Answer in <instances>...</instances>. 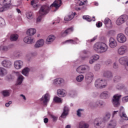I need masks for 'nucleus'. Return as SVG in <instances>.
<instances>
[{"label": "nucleus", "mask_w": 128, "mask_h": 128, "mask_svg": "<svg viewBox=\"0 0 128 128\" xmlns=\"http://www.w3.org/2000/svg\"><path fill=\"white\" fill-rule=\"evenodd\" d=\"M12 101H9L6 104H5L6 106L8 107L10 104H12Z\"/></svg>", "instance_id": "69168bd1"}, {"label": "nucleus", "mask_w": 128, "mask_h": 128, "mask_svg": "<svg viewBox=\"0 0 128 128\" xmlns=\"http://www.w3.org/2000/svg\"><path fill=\"white\" fill-rule=\"evenodd\" d=\"M31 5L34 8H36V6H36V0H32L31 1Z\"/></svg>", "instance_id": "bf43d9fd"}, {"label": "nucleus", "mask_w": 128, "mask_h": 128, "mask_svg": "<svg viewBox=\"0 0 128 128\" xmlns=\"http://www.w3.org/2000/svg\"><path fill=\"white\" fill-rule=\"evenodd\" d=\"M120 116L124 120H128V116H126V114L124 113V109L122 106H121L120 108Z\"/></svg>", "instance_id": "4468645a"}, {"label": "nucleus", "mask_w": 128, "mask_h": 128, "mask_svg": "<svg viewBox=\"0 0 128 128\" xmlns=\"http://www.w3.org/2000/svg\"><path fill=\"white\" fill-rule=\"evenodd\" d=\"M18 38V34H12L10 36V40L11 42H16Z\"/></svg>", "instance_id": "2f4dec72"}, {"label": "nucleus", "mask_w": 128, "mask_h": 128, "mask_svg": "<svg viewBox=\"0 0 128 128\" xmlns=\"http://www.w3.org/2000/svg\"><path fill=\"white\" fill-rule=\"evenodd\" d=\"M54 102H56L57 104H62V98L56 96L54 98Z\"/></svg>", "instance_id": "58836bf2"}, {"label": "nucleus", "mask_w": 128, "mask_h": 128, "mask_svg": "<svg viewBox=\"0 0 128 128\" xmlns=\"http://www.w3.org/2000/svg\"><path fill=\"white\" fill-rule=\"evenodd\" d=\"M86 2V0H83V2L81 1L79 3L78 6H84V2Z\"/></svg>", "instance_id": "13d9d810"}, {"label": "nucleus", "mask_w": 128, "mask_h": 128, "mask_svg": "<svg viewBox=\"0 0 128 128\" xmlns=\"http://www.w3.org/2000/svg\"><path fill=\"white\" fill-rule=\"evenodd\" d=\"M8 74V71L6 70L4 68H0V76H6Z\"/></svg>", "instance_id": "72a5a7b5"}, {"label": "nucleus", "mask_w": 128, "mask_h": 128, "mask_svg": "<svg viewBox=\"0 0 128 128\" xmlns=\"http://www.w3.org/2000/svg\"><path fill=\"white\" fill-rule=\"evenodd\" d=\"M116 121L112 120L108 124L107 128H116Z\"/></svg>", "instance_id": "473e14b6"}, {"label": "nucleus", "mask_w": 128, "mask_h": 128, "mask_svg": "<svg viewBox=\"0 0 128 128\" xmlns=\"http://www.w3.org/2000/svg\"><path fill=\"white\" fill-rule=\"evenodd\" d=\"M24 42H25L26 44H32L34 42V38L29 36L25 37L24 39Z\"/></svg>", "instance_id": "cd10ccee"}, {"label": "nucleus", "mask_w": 128, "mask_h": 128, "mask_svg": "<svg viewBox=\"0 0 128 128\" xmlns=\"http://www.w3.org/2000/svg\"><path fill=\"white\" fill-rule=\"evenodd\" d=\"M110 96V92L106 91L102 92L100 94V98H104V100H106V98H108Z\"/></svg>", "instance_id": "b1692460"}, {"label": "nucleus", "mask_w": 128, "mask_h": 128, "mask_svg": "<svg viewBox=\"0 0 128 128\" xmlns=\"http://www.w3.org/2000/svg\"><path fill=\"white\" fill-rule=\"evenodd\" d=\"M57 94L60 98H64V96H66V90L63 89H58L57 90Z\"/></svg>", "instance_id": "5701e85b"}, {"label": "nucleus", "mask_w": 128, "mask_h": 128, "mask_svg": "<svg viewBox=\"0 0 128 128\" xmlns=\"http://www.w3.org/2000/svg\"><path fill=\"white\" fill-rule=\"evenodd\" d=\"M116 46H118L116 40L114 38H110V39L109 46H110L111 48H116Z\"/></svg>", "instance_id": "6ab92c4d"}, {"label": "nucleus", "mask_w": 128, "mask_h": 128, "mask_svg": "<svg viewBox=\"0 0 128 128\" xmlns=\"http://www.w3.org/2000/svg\"><path fill=\"white\" fill-rule=\"evenodd\" d=\"M73 18H74V12H70L68 13V15H66L64 17V20L66 22H68L70 20H72Z\"/></svg>", "instance_id": "393cba45"}, {"label": "nucleus", "mask_w": 128, "mask_h": 128, "mask_svg": "<svg viewBox=\"0 0 128 128\" xmlns=\"http://www.w3.org/2000/svg\"><path fill=\"white\" fill-rule=\"evenodd\" d=\"M62 6V0H56L50 5V8H55L56 10H58L60 7Z\"/></svg>", "instance_id": "ddd939ff"}, {"label": "nucleus", "mask_w": 128, "mask_h": 128, "mask_svg": "<svg viewBox=\"0 0 128 128\" xmlns=\"http://www.w3.org/2000/svg\"><path fill=\"white\" fill-rule=\"evenodd\" d=\"M128 52V46H122L118 50V53L120 56H124Z\"/></svg>", "instance_id": "9d476101"}, {"label": "nucleus", "mask_w": 128, "mask_h": 128, "mask_svg": "<svg viewBox=\"0 0 128 128\" xmlns=\"http://www.w3.org/2000/svg\"><path fill=\"white\" fill-rule=\"evenodd\" d=\"M94 70L96 71L100 70V64H96L94 66Z\"/></svg>", "instance_id": "49530a36"}, {"label": "nucleus", "mask_w": 128, "mask_h": 128, "mask_svg": "<svg viewBox=\"0 0 128 128\" xmlns=\"http://www.w3.org/2000/svg\"><path fill=\"white\" fill-rule=\"evenodd\" d=\"M122 96L116 94L113 96L112 102L115 108H118L120 106V100Z\"/></svg>", "instance_id": "423d86ee"}, {"label": "nucleus", "mask_w": 128, "mask_h": 128, "mask_svg": "<svg viewBox=\"0 0 128 128\" xmlns=\"http://www.w3.org/2000/svg\"><path fill=\"white\" fill-rule=\"evenodd\" d=\"M124 85L120 84L116 86V88H118V90H122L124 88Z\"/></svg>", "instance_id": "603ef678"}, {"label": "nucleus", "mask_w": 128, "mask_h": 128, "mask_svg": "<svg viewBox=\"0 0 128 128\" xmlns=\"http://www.w3.org/2000/svg\"><path fill=\"white\" fill-rule=\"evenodd\" d=\"M36 32V30L34 28H30L27 30L26 34L28 36H34Z\"/></svg>", "instance_id": "7c9ffc66"}, {"label": "nucleus", "mask_w": 128, "mask_h": 128, "mask_svg": "<svg viewBox=\"0 0 128 128\" xmlns=\"http://www.w3.org/2000/svg\"><path fill=\"white\" fill-rule=\"evenodd\" d=\"M95 86L96 88H104L106 86V81L98 79L95 82Z\"/></svg>", "instance_id": "7ed1b4c3"}, {"label": "nucleus", "mask_w": 128, "mask_h": 128, "mask_svg": "<svg viewBox=\"0 0 128 128\" xmlns=\"http://www.w3.org/2000/svg\"><path fill=\"white\" fill-rule=\"evenodd\" d=\"M12 0H0V4L3 6L5 8H10Z\"/></svg>", "instance_id": "9b49d317"}, {"label": "nucleus", "mask_w": 128, "mask_h": 128, "mask_svg": "<svg viewBox=\"0 0 128 128\" xmlns=\"http://www.w3.org/2000/svg\"><path fill=\"white\" fill-rule=\"evenodd\" d=\"M116 39L118 42L120 44H124V42H126V37L124 34L122 33L118 34Z\"/></svg>", "instance_id": "1a4fd4ad"}, {"label": "nucleus", "mask_w": 128, "mask_h": 128, "mask_svg": "<svg viewBox=\"0 0 128 128\" xmlns=\"http://www.w3.org/2000/svg\"><path fill=\"white\" fill-rule=\"evenodd\" d=\"M118 112V111H114L113 112V116H114L116 114H117Z\"/></svg>", "instance_id": "774afa93"}, {"label": "nucleus", "mask_w": 128, "mask_h": 128, "mask_svg": "<svg viewBox=\"0 0 128 128\" xmlns=\"http://www.w3.org/2000/svg\"><path fill=\"white\" fill-rule=\"evenodd\" d=\"M95 62L96 61L94 60L92 56L89 60V64H94V62Z\"/></svg>", "instance_id": "5fc2aeb1"}, {"label": "nucleus", "mask_w": 128, "mask_h": 128, "mask_svg": "<svg viewBox=\"0 0 128 128\" xmlns=\"http://www.w3.org/2000/svg\"><path fill=\"white\" fill-rule=\"evenodd\" d=\"M96 26L97 28H100L101 26H102V23L100 22H98L96 24Z\"/></svg>", "instance_id": "4d7b16f0"}, {"label": "nucleus", "mask_w": 128, "mask_h": 128, "mask_svg": "<svg viewBox=\"0 0 128 128\" xmlns=\"http://www.w3.org/2000/svg\"><path fill=\"white\" fill-rule=\"evenodd\" d=\"M62 82H64V80L62 78H56L53 82V84L55 86H60Z\"/></svg>", "instance_id": "a878e982"}, {"label": "nucleus", "mask_w": 128, "mask_h": 128, "mask_svg": "<svg viewBox=\"0 0 128 128\" xmlns=\"http://www.w3.org/2000/svg\"><path fill=\"white\" fill-rule=\"evenodd\" d=\"M78 38H76L74 39V40H67L66 42H71L72 44H78V42H78Z\"/></svg>", "instance_id": "79ce46f5"}, {"label": "nucleus", "mask_w": 128, "mask_h": 128, "mask_svg": "<svg viewBox=\"0 0 128 128\" xmlns=\"http://www.w3.org/2000/svg\"><path fill=\"white\" fill-rule=\"evenodd\" d=\"M44 44V40L42 39H41L36 42L34 46L36 48H42Z\"/></svg>", "instance_id": "4be33fe9"}, {"label": "nucleus", "mask_w": 128, "mask_h": 128, "mask_svg": "<svg viewBox=\"0 0 128 128\" xmlns=\"http://www.w3.org/2000/svg\"><path fill=\"white\" fill-rule=\"evenodd\" d=\"M90 126L84 122H80L78 124V128H88Z\"/></svg>", "instance_id": "c756f323"}, {"label": "nucleus", "mask_w": 128, "mask_h": 128, "mask_svg": "<svg viewBox=\"0 0 128 128\" xmlns=\"http://www.w3.org/2000/svg\"><path fill=\"white\" fill-rule=\"evenodd\" d=\"M26 16L28 20H32L34 16H32V12L29 11L26 12Z\"/></svg>", "instance_id": "c9c22d12"}, {"label": "nucleus", "mask_w": 128, "mask_h": 128, "mask_svg": "<svg viewBox=\"0 0 128 128\" xmlns=\"http://www.w3.org/2000/svg\"><path fill=\"white\" fill-rule=\"evenodd\" d=\"M92 58L94 59L95 61L98 60L100 58V56L98 55H94L92 56Z\"/></svg>", "instance_id": "864d4df0"}, {"label": "nucleus", "mask_w": 128, "mask_h": 128, "mask_svg": "<svg viewBox=\"0 0 128 128\" xmlns=\"http://www.w3.org/2000/svg\"><path fill=\"white\" fill-rule=\"evenodd\" d=\"M119 62L120 64H126L125 68L128 71V57L123 56L119 59Z\"/></svg>", "instance_id": "6e6552de"}, {"label": "nucleus", "mask_w": 128, "mask_h": 128, "mask_svg": "<svg viewBox=\"0 0 128 128\" xmlns=\"http://www.w3.org/2000/svg\"><path fill=\"white\" fill-rule=\"evenodd\" d=\"M42 16L44 15H42L38 13V17L36 19V22H42Z\"/></svg>", "instance_id": "c03bdc74"}, {"label": "nucleus", "mask_w": 128, "mask_h": 128, "mask_svg": "<svg viewBox=\"0 0 128 128\" xmlns=\"http://www.w3.org/2000/svg\"><path fill=\"white\" fill-rule=\"evenodd\" d=\"M84 76L82 74H80L76 77V80L78 82H82L84 80Z\"/></svg>", "instance_id": "4c0bfd02"}, {"label": "nucleus", "mask_w": 128, "mask_h": 128, "mask_svg": "<svg viewBox=\"0 0 128 128\" xmlns=\"http://www.w3.org/2000/svg\"><path fill=\"white\" fill-rule=\"evenodd\" d=\"M74 32V28L71 27L70 28H68L65 30H62L60 33V35L62 36H66L68 34H70V32Z\"/></svg>", "instance_id": "2eb2a0df"}, {"label": "nucleus", "mask_w": 128, "mask_h": 128, "mask_svg": "<svg viewBox=\"0 0 128 128\" xmlns=\"http://www.w3.org/2000/svg\"><path fill=\"white\" fill-rule=\"evenodd\" d=\"M50 12V7L46 5L42 6L40 8L38 14L41 16H44L46 14H48Z\"/></svg>", "instance_id": "0eeeda50"}, {"label": "nucleus", "mask_w": 128, "mask_h": 128, "mask_svg": "<svg viewBox=\"0 0 128 128\" xmlns=\"http://www.w3.org/2000/svg\"><path fill=\"white\" fill-rule=\"evenodd\" d=\"M4 96H10V92L8 90H4L2 92Z\"/></svg>", "instance_id": "37998d69"}, {"label": "nucleus", "mask_w": 128, "mask_h": 128, "mask_svg": "<svg viewBox=\"0 0 128 128\" xmlns=\"http://www.w3.org/2000/svg\"><path fill=\"white\" fill-rule=\"evenodd\" d=\"M29 72H30V68H26L22 70V74H24V76H28Z\"/></svg>", "instance_id": "e433bc0d"}, {"label": "nucleus", "mask_w": 128, "mask_h": 128, "mask_svg": "<svg viewBox=\"0 0 128 128\" xmlns=\"http://www.w3.org/2000/svg\"><path fill=\"white\" fill-rule=\"evenodd\" d=\"M24 66V62L22 61L19 60H16L14 62V66L16 70H20Z\"/></svg>", "instance_id": "dca6fc26"}, {"label": "nucleus", "mask_w": 128, "mask_h": 128, "mask_svg": "<svg viewBox=\"0 0 128 128\" xmlns=\"http://www.w3.org/2000/svg\"><path fill=\"white\" fill-rule=\"evenodd\" d=\"M51 118L52 119L53 122H56L58 120V117L54 115L50 114Z\"/></svg>", "instance_id": "8fccbe9b"}, {"label": "nucleus", "mask_w": 128, "mask_h": 128, "mask_svg": "<svg viewBox=\"0 0 128 128\" xmlns=\"http://www.w3.org/2000/svg\"><path fill=\"white\" fill-rule=\"evenodd\" d=\"M104 104V102L100 100H98L96 102L95 106H102Z\"/></svg>", "instance_id": "a18cd8bd"}, {"label": "nucleus", "mask_w": 128, "mask_h": 128, "mask_svg": "<svg viewBox=\"0 0 128 128\" xmlns=\"http://www.w3.org/2000/svg\"><path fill=\"white\" fill-rule=\"evenodd\" d=\"M98 36H95L92 39H91L90 40H88V42H94L96 40Z\"/></svg>", "instance_id": "052dcab7"}, {"label": "nucleus", "mask_w": 128, "mask_h": 128, "mask_svg": "<svg viewBox=\"0 0 128 128\" xmlns=\"http://www.w3.org/2000/svg\"><path fill=\"white\" fill-rule=\"evenodd\" d=\"M84 20H86L87 22H92V19L89 16H82Z\"/></svg>", "instance_id": "a19ab883"}, {"label": "nucleus", "mask_w": 128, "mask_h": 128, "mask_svg": "<svg viewBox=\"0 0 128 128\" xmlns=\"http://www.w3.org/2000/svg\"><path fill=\"white\" fill-rule=\"evenodd\" d=\"M108 45L106 44V43H104L102 42H99L98 43H96L94 45V49L98 52H100V54H102L104 52H106L108 50Z\"/></svg>", "instance_id": "f03ea898"}, {"label": "nucleus", "mask_w": 128, "mask_h": 128, "mask_svg": "<svg viewBox=\"0 0 128 128\" xmlns=\"http://www.w3.org/2000/svg\"><path fill=\"white\" fill-rule=\"evenodd\" d=\"M114 82H118L120 80V76H116L114 78Z\"/></svg>", "instance_id": "de8ad7c7"}, {"label": "nucleus", "mask_w": 128, "mask_h": 128, "mask_svg": "<svg viewBox=\"0 0 128 128\" xmlns=\"http://www.w3.org/2000/svg\"><path fill=\"white\" fill-rule=\"evenodd\" d=\"M4 22V20L2 17H0V26H2Z\"/></svg>", "instance_id": "680f3d73"}, {"label": "nucleus", "mask_w": 128, "mask_h": 128, "mask_svg": "<svg viewBox=\"0 0 128 128\" xmlns=\"http://www.w3.org/2000/svg\"><path fill=\"white\" fill-rule=\"evenodd\" d=\"M104 76L107 78H112L114 75L110 71H105L104 73Z\"/></svg>", "instance_id": "c85d7f7f"}, {"label": "nucleus", "mask_w": 128, "mask_h": 128, "mask_svg": "<svg viewBox=\"0 0 128 128\" xmlns=\"http://www.w3.org/2000/svg\"><path fill=\"white\" fill-rule=\"evenodd\" d=\"M2 66H3L4 68H12V62L8 60H4L2 62Z\"/></svg>", "instance_id": "a211bd4d"}, {"label": "nucleus", "mask_w": 128, "mask_h": 128, "mask_svg": "<svg viewBox=\"0 0 128 128\" xmlns=\"http://www.w3.org/2000/svg\"><path fill=\"white\" fill-rule=\"evenodd\" d=\"M22 80H24V76L22 75L19 76L17 80L16 84H22Z\"/></svg>", "instance_id": "f704fd0d"}, {"label": "nucleus", "mask_w": 128, "mask_h": 128, "mask_svg": "<svg viewBox=\"0 0 128 128\" xmlns=\"http://www.w3.org/2000/svg\"><path fill=\"white\" fill-rule=\"evenodd\" d=\"M55 40L56 36L54 35H50L46 38V44H52V42Z\"/></svg>", "instance_id": "412c9836"}, {"label": "nucleus", "mask_w": 128, "mask_h": 128, "mask_svg": "<svg viewBox=\"0 0 128 128\" xmlns=\"http://www.w3.org/2000/svg\"><path fill=\"white\" fill-rule=\"evenodd\" d=\"M44 124H48V118H44Z\"/></svg>", "instance_id": "338daca9"}, {"label": "nucleus", "mask_w": 128, "mask_h": 128, "mask_svg": "<svg viewBox=\"0 0 128 128\" xmlns=\"http://www.w3.org/2000/svg\"><path fill=\"white\" fill-rule=\"evenodd\" d=\"M110 118V114L108 113L104 116L102 119L100 118H97L94 120V126L96 128H104V126H106V122H108L109 119Z\"/></svg>", "instance_id": "f257e3e1"}, {"label": "nucleus", "mask_w": 128, "mask_h": 128, "mask_svg": "<svg viewBox=\"0 0 128 128\" xmlns=\"http://www.w3.org/2000/svg\"><path fill=\"white\" fill-rule=\"evenodd\" d=\"M113 68H118V64L114 62L113 64Z\"/></svg>", "instance_id": "e2e57ef3"}, {"label": "nucleus", "mask_w": 128, "mask_h": 128, "mask_svg": "<svg viewBox=\"0 0 128 128\" xmlns=\"http://www.w3.org/2000/svg\"><path fill=\"white\" fill-rule=\"evenodd\" d=\"M128 20V16L126 14H124L120 16L116 20L117 26H122V24H124Z\"/></svg>", "instance_id": "20e7f679"}, {"label": "nucleus", "mask_w": 128, "mask_h": 128, "mask_svg": "<svg viewBox=\"0 0 128 128\" xmlns=\"http://www.w3.org/2000/svg\"><path fill=\"white\" fill-rule=\"evenodd\" d=\"M50 96L48 94H45L42 97L40 98V101L43 102V104L46 105L48 102H50Z\"/></svg>", "instance_id": "f3484780"}, {"label": "nucleus", "mask_w": 128, "mask_h": 128, "mask_svg": "<svg viewBox=\"0 0 128 128\" xmlns=\"http://www.w3.org/2000/svg\"><path fill=\"white\" fill-rule=\"evenodd\" d=\"M85 78L86 83L90 84L94 80V74L92 72H88Z\"/></svg>", "instance_id": "f8f14e48"}, {"label": "nucleus", "mask_w": 128, "mask_h": 128, "mask_svg": "<svg viewBox=\"0 0 128 128\" xmlns=\"http://www.w3.org/2000/svg\"><path fill=\"white\" fill-rule=\"evenodd\" d=\"M0 50L2 52H8V48L7 46H0Z\"/></svg>", "instance_id": "ea45409f"}, {"label": "nucleus", "mask_w": 128, "mask_h": 128, "mask_svg": "<svg viewBox=\"0 0 128 128\" xmlns=\"http://www.w3.org/2000/svg\"><path fill=\"white\" fill-rule=\"evenodd\" d=\"M84 112V110H82V109H78L77 110L76 114H77L78 116H79V117L82 116V112Z\"/></svg>", "instance_id": "09e8293b"}, {"label": "nucleus", "mask_w": 128, "mask_h": 128, "mask_svg": "<svg viewBox=\"0 0 128 128\" xmlns=\"http://www.w3.org/2000/svg\"><path fill=\"white\" fill-rule=\"evenodd\" d=\"M69 94L72 97L74 96H76V91L74 90L70 91V92L69 93Z\"/></svg>", "instance_id": "6e6d98bb"}, {"label": "nucleus", "mask_w": 128, "mask_h": 128, "mask_svg": "<svg viewBox=\"0 0 128 128\" xmlns=\"http://www.w3.org/2000/svg\"><path fill=\"white\" fill-rule=\"evenodd\" d=\"M90 66L88 65L84 64L79 66L76 70L78 74H84L86 72L90 70Z\"/></svg>", "instance_id": "39448f33"}, {"label": "nucleus", "mask_w": 128, "mask_h": 128, "mask_svg": "<svg viewBox=\"0 0 128 128\" xmlns=\"http://www.w3.org/2000/svg\"><path fill=\"white\" fill-rule=\"evenodd\" d=\"M104 24L106 28H112V20L108 18H105Z\"/></svg>", "instance_id": "aec40b11"}, {"label": "nucleus", "mask_w": 128, "mask_h": 128, "mask_svg": "<svg viewBox=\"0 0 128 128\" xmlns=\"http://www.w3.org/2000/svg\"><path fill=\"white\" fill-rule=\"evenodd\" d=\"M68 114V106H65L64 108V112L62 114L60 117L62 118H66Z\"/></svg>", "instance_id": "bb28decb"}, {"label": "nucleus", "mask_w": 128, "mask_h": 128, "mask_svg": "<svg viewBox=\"0 0 128 128\" xmlns=\"http://www.w3.org/2000/svg\"><path fill=\"white\" fill-rule=\"evenodd\" d=\"M122 102L124 103L128 102V96H124L122 98Z\"/></svg>", "instance_id": "3c124183"}, {"label": "nucleus", "mask_w": 128, "mask_h": 128, "mask_svg": "<svg viewBox=\"0 0 128 128\" xmlns=\"http://www.w3.org/2000/svg\"><path fill=\"white\" fill-rule=\"evenodd\" d=\"M6 8H0V12H4L6 10Z\"/></svg>", "instance_id": "0e129e2a"}]
</instances>
